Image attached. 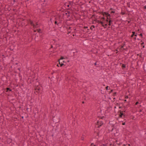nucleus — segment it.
Listing matches in <instances>:
<instances>
[{
    "instance_id": "e2e57ef3",
    "label": "nucleus",
    "mask_w": 146,
    "mask_h": 146,
    "mask_svg": "<svg viewBox=\"0 0 146 146\" xmlns=\"http://www.w3.org/2000/svg\"><path fill=\"white\" fill-rule=\"evenodd\" d=\"M44 2H45V0H44Z\"/></svg>"
},
{
    "instance_id": "c85d7f7f",
    "label": "nucleus",
    "mask_w": 146,
    "mask_h": 146,
    "mask_svg": "<svg viewBox=\"0 0 146 146\" xmlns=\"http://www.w3.org/2000/svg\"><path fill=\"white\" fill-rule=\"evenodd\" d=\"M134 36V35L132 34V35H131V38L133 37Z\"/></svg>"
},
{
    "instance_id": "79ce46f5",
    "label": "nucleus",
    "mask_w": 146,
    "mask_h": 146,
    "mask_svg": "<svg viewBox=\"0 0 146 146\" xmlns=\"http://www.w3.org/2000/svg\"><path fill=\"white\" fill-rule=\"evenodd\" d=\"M133 38L135 40L136 39V37H135Z\"/></svg>"
},
{
    "instance_id": "bf43d9fd",
    "label": "nucleus",
    "mask_w": 146,
    "mask_h": 146,
    "mask_svg": "<svg viewBox=\"0 0 146 146\" xmlns=\"http://www.w3.org/2000/svg\"><path fill=\"white\" fill-rule=\"evenodd\" d=\"M113 91V90H111V92H112Z\"/></svg>"
},
{
    "instance_id": "bb28decb",
    "label": "nucleus",
    "mask_w": 146,
    "mask_h": 146,
    "mask_svg": "<svg viewBox=\"0 0 146 146\" xmlns=\"http://www.w3.org/2000/svg\"><path fill=\"white\" fill-rule=\"evenodd\" d=\"M101 19L104 20H105V18L104 17H102L101 18Z\"/></svg>"
},
{
    "instance_id": "72a5a7b5",
    "label": "nucleus",
    "mask_w": 146,
    "mask_h": 146,
    "mask_svg": "<svg viewBox=\"0 0 146 146\" xmlns=\"http://www.w3.org/2000/svg\"><path fill=\"white\" fill-rule=\"evenodd\" d=\"M144 44V43L143 42L141 43V45L142 46Z\"/></svg>"
},
{
    "instance_id": "de8ad7c7",
    "label": "nucleus",
    "mask_w": 146,
    "mask_h": 146,
    "mask_svg": "<svg viewBox=\"0 0 146 146\" xmlns=\"http://www.w3.org/2000/svg\"><path fill=\"white\" fill-rule=\"evenodd\" d=\"M119 108L120 109V108H121V106H119Z\"/></svg>"
},
{
    "instance_id": "aec40b11",
    "label": "nucleus",
    "mask_w": 146,
    "mask_h": 146,
    "mask_svg": "<svg viewBox=\"0 0 146 146\" xmlns=\"http://www.w3.org/2000/svg\"><path fill=\"white\" fill-rule=\"evenodd\" d=\"M68 4V3H65V5H66V6H67V7H69V5L68 4V5H67Z\"/></svg>"
},
{
    "instance_id": "c756f323",
    "label": "nucleus",
    "mask_w": 146,
    "mask_h": 146,
    "mask_svg": "<svg viewBox=\"0 0 146 146\" xmlns=\"http://www.w3.org/2000/svg\"><path fill=\"white\" fill-rule=\"evenodd\" d=\"M81 139L82 140H83L84 139V137H82L81 138Z\"/></svg>"
},
{
    "instance_id": "7c9ffc66",
    "label": "nucleus",
    "mask_w": 146,
    "mask_h": 146,
    "mask_svg": "<svg viewBox=\"0 0 146 146\" xmlns=\"http://www.w3.org/2000/svg\"><path fill=\"white\" fill-rule=\"evenodd\" d=\"M139 102H136V103H135V104L136 105H137L138 104H139Z\"/></svg>"
},
{
    "instance_id": "423d86ee",
    "label": "nucleus",
    "mask_w": 146,
    "mask_h": 146,
    "mask_svg": "<svg viewBox=\"0 0 146 146\" xmlns=\"http://www.w3.org/2000/svg\"><path fill=\"white\" fill-rule=\"evenodd\" d=\"M109 22L108 25L109 26H110L111 25V23L112 22H113V21L111 20V19L109 20Z\"/></svg>"
},
{
    "instance_id": "f3484780",
    "label": "nucleus",
    "mask_w": 146,
    "mask_h": 146,
    "mask_svg": "<svg viewBox=\"0 0 146 146\" xmlns=\"http://www.w3.org/2000/svg\"><path fill=\"white\" fill-rule=\"evenodd\" d=\"M127 6L129 7V8H130V4L129 3H127Z\"/></svg>"
},
{
    "instance_id": "a211bd4d",
    "label": "nucleus",
    "mask_w": 146,
    "mask_h": 146,
    "mask_svg": "<svg viewBox=\"0 0 146 146\" xmlns=\"http://www.w3.org/2000/svg\"><path fill=\"white\" fill-rule=\"evenodd\" d=\"M95 21H96V22H97V23H100V22H101V21H100L99 20H97V19H96V20Z\"/></svg>"
},
{
    "instance_id": "c03bdc74",
    "label": "nucleus",
    "mask_w": 146,
    "mask_h": 146,
    "mask_svg": "<svg viewBox=\"0 0 146 146\" xmlns=\"http://www.w3.org/2000/svg\"><path fill=\"white\" fill-rule=\"evenodd\" d=\"M128 98V96H126L125 97V98H126V99H127Z\"/></svg>"
},
{
    "instance_id": "39448f33",
    "label": "nucleus",
    "mask_w": 146,
    "mask_h": 146,
    "mask_svg": "<svg viewBox=\"0 0 146 146\" xmlns=\"http://www.w3.org/2000/svg\"><path fill=\"white\" fill-rule=\"evenodd\" d=\"M110 10H112V11L111 12V13H115V9H113L112 8H111L110 9Z\"/></svg>"
},
{
    "instance_id": "13d9d810",
    "label": "nucleus",
    "mask_w": 146,
    "mask_h": 146,
    "mask_svg": "<svg viewBox=\"0 0 146 146\" xmlns=\"http://www.w3.org/2000/svg\"><path fill=\"white\" fill-rule=\"evenodd\" d=\"M144 46H143V48H144Z\"/></svg>"
},
{
    "instance_id": "a18cd8bd",
    "label": "nucleus",
    "mask_w": 146,
    "mask_h": 146,
    "mask_svg": "<svg viewBox=\"0 0 146 146\" xmlns=\"http://www.w3.org/2000/svg\"><path fill=\"white\" fill-rule=\"evenodd\" d=\"M116 94V92H115L113 94V95H115Z\"/></svg>"
},
{
    "instance_id": "774afa93",
    "label": "nucleus",
    "mask_w": 146,
    "mask_h": 146,
    "mask_svg": "<svg viewBox=\"0 0 146 146\" xmlns=\"http://www.w3.org/2000/svg\"><path fill=\"white\" fill-rule=\"evenodd\" d=\"M15 64H18V63H15Z\"/></svg>"
},
{
    "instance_id": "49530a36",
    "label": "nucleus",
    "mask_w": 146,
    "mask_h": 146,
    "mask_svg": "<svg viewBox=\"0 0 146 146\" xmlns=\"http://www.w3.org/2000/svg\"><path fill=\"white\" fill-rule=\"evenodd\" d=\"M53 48V46L52 45H51V48Z\"/></svg>"
},
{
    "instance_id": "f704fd0d",
    "label": "nucleus",
    "mask_w": 146,
    "mask_h": 146,
    "mask_svg": "<svg viewBox=\"0 0 146 146\" xmlns=\"http://www.w3.org/2000/svg\"><path fill=\"white\" fill-rule=\"evenodd\" d=\"M96 16V15L95 14H94L93 15H92V17H94Z\"/></svg>"
},
{
    "instance_id": "3c124183",
    "label": "nucleus",
    "mask_w": 146,
    "mask_h": 146,
    "mask_svg": "<svg viewBox=\"0 0 146 146\" xmlns=\"http://www.w3.org/2000/svg\"><path fill=\"white\" fill-rule=\"evenodd\" d=\"M20 69H21V68H18V70H20Z\"/></svg>"
},
{
    "instance_id": "9b49d317",
    "label": "nucleus",
    "mask_w": 146,
    "mask_h": 146,
    "mask_svg": "<svg viewBox=\"0 0 146 146\" xmlns=\"http://www.w3.org/2000/svg\"><path fill=\"white\" fill-rule=\"evenodd\" d=\"M55 19L56 20L54 22V23L55 24L57 25L58 26H59V23H58V22L56 21V18H55Z\"/></svg>"
},
{
    "instance_id": "69168bd1",
    "label": "nucleus",
    "mask_w": 146,
    "mask_h": 146,
    "mask_svg": "<svg viewBox=\"0 0 146 146\" xmlns=\"http://www.w3.org/2000/svg\"><path fill=\"white\" fill-rule=\"evenodd\" d=\"M15 0H13V1H14V2H15Z\"/></svg>"
},
{
    "instance_id": "8fccbe9b",
    "label": "nucleus",
    "mask_w": 146,
    "mask_h": 146,
    "mask_svg": "<svg viewBox=\"0 0 146 146\" xmlns=\"http://www.w3.org/2000/svg\"><path fill=\"white\" fill-rule=\"evenodd\" d=\"M141 110H139V112H141Z\"/></svg>"
},
{
    "instance_id": "6e6d98bb",
    "label": "nucleus",
    "mask_w": 146,
    "mask_h": 146,
    "mask_svg": "<svg viewBox=\"0 0 146 146\" xmlns=\"http://www.w3.org/2000/svg\"><path fill=\"white\" fill-rule=\"evenodd\" d=\"M71 27H69V29H71Z\"/></svg>"
},
{
    "instance_id": "2eb2a0df",
    "label": "nucleus",
    "mask_w": 146,
    "mask_h": 146,
    "mask_svg": "<svg viewBox=\"0 0 146 146\" xmlns=\"http://www.w3.org/2000/svg\"><path fill=\"white\" fill-rule=\"evenodd\" d=\"M64 66H65V64H57V66L58 67H59L60 66V67H62Z\"/></svg>"
},
{
    "instance_id": "864d4df0",
    "label": "nucleus",
    "mask_w": 146,
    "mask_h": 146,
    "mask_svg": "<svg viewBox=\"0 0 146 146\" xmlns=\"http://www.w3.org/2000/svg\"><path fill=\"white\" fill-rule=\"evenodd\" d=\"M39 1L40 2V1H42V0H39Z\"/></svg>"
},
{
    "instance_id": "338daca9",
    "label": "nucleus",
    "mask_w": 146,
    "mask_h": 146,
    "mask_svg": "<svg viewBox=\"0 0 146 146\" xmlns=\"http://www.w3.org/2000/svg\"><path fill=\"white\" fill-rule=\"evenodd\" d=\"M4 56V55H3L2 56Z\"/></svg>"
},
{
    "instance_id": "f257e3e1",
    "label": "nucleus",
    "mask_w": 146,
    "mask_h": 146,
    "mask_svg": "<svg viewBox=\"0 0 146 146\" xmlns=\"http://www.w3.org/2000/svg\"><path fill=\"white\" fill-rule=\"evenodd\" d=\"M69 60L67 58H65L63 56H61L60 59L57 61L59 64H63L64 63H67L69 61Z\"/></svg>"
},
{
    "instance_id": "f03ea898",
    "label": "nucleus",
    "mask_w": 146,
    "mask_h": 146,
    "mask_svg": "<svg viewBox=\"0 0 146 146\" xmlns=\"http://www.w3.org/2000/svg\"><path fill=\"white\" fill-rule=\"evenodd\" d=\"M103 123L101 121L99 120L97 122V124L99 126L98 127H99L103 125Z\"/></svg>"
},
{
    "instance_id": "393cba45",
    "label": "nucleus",
    "mask_w": 146,
    "mask_h": 146,
    "mask_svg": "<svg viewBox=\"0 0 146 146\" xmlns=\"http://www.w3.org/2000/svg\"><path fill=\"white\" fill-rule=\"evenodd\" d=\"M132 35H134H134L136 34V33L134 31V32H132Z\"/></svg>"
},
{
    "instance_id": "603ef678",
    "label": "nucleus",
    "mask_w": 146,
    "mask_h": 146,
    "mask_svg": "<svg viewBox=\"0 0 146 146\" xmlns=\"http://www.w3.org/2000/svg\"><path fill=\"white\" fill-rule=\"evenodd\" d=\"M71 3H72V2H69V3H70V4H71Z\"/></svg>"
},
{
    "instance_id": "2f4dec72",
    "label": "nucleus",
    "mask_w": 146,
    "mask_h": 146,
    "mask_svg": "<svg viewBox=\"0 0 146 146\" xmlns=\"http://www.w3.org/2000/svg\"><path fill=\"white\" fill-rule=\"evenodd\" d=\"M137 36V33H136V34H135V35H134V36L135 37V36Z\"/></svg>"
},
{
    "instance_id": "0e129e2a",
    "label": "nucleus",
    "mask_w": 146,
    "mask_h": 146,
    "mask_svg": "<svg viewBox=\"0 0 146 146\" xmlns=\"http://www.w3.org/2000/svg\"><path fill=\"white\" fill-rule=\"evenodd\" d=\"M124 101H126V100H124Z\"/></svg>"
},
{
    "instance_id": "ddd939ff",
    "label": "nucleus",
    "mask_w": 146,
    "mask_h": 146,
    "mask_svg": "<svg viewBox=\"0 0 146 146\" xmlns=\"http://www.w3.org/2000/svg\"><path fill=\"white\" fill-rule=\"evenodd\" d=\"M137 55L138 56H139L141 58L143 57V56H142V53H139V54H137Z\"/></svg>"
},
{
    "instance_id": "58836bf2",
    "label": "nucleus",
    "mask_w": 146,
    "mask_h": 146,
    "mask_svg": "<svg viewBox=\"0 0 146 146\" xmlns=\"http://www.w3.org/2000/svg\"><path fill=\"white\" fill-rule=\"evenodd\" d=\"M144 8L145 9H146V5L144 6Z\"/></svg>"
},
{
    "instance_id": "a878e982",
    "label": "nucleus",
    "mask_w": 146,
    "mask_h": 146,
    "mask_svg": "<svg viewBox=\"0 0 146 146\" xmlns=\"http://www.w3.org/2000/svg\"><path fill=\"white\" fill-rule=\"evenodd\" d=\"M139 35V36H141L142 37L143 35H142V33H140V34Z\"/></svg>"
},
{
    "instance_id": "e433bc0d",
    "label": "nucleus",
    "mask_w": 146,
    "mask_h": 146,
    "mask_svg": "<svg viewBox=\"0 0 146 146\" xmlns=\"http://www.w3.org/2000/svg\"><path fill=\"white\" fill-rule=\"evenodd\" d=\"M102 12H98L100 14H102Z\"/></svg>"
},
{
    "instance_id": "052dcab7",
    "label": "nucleus",
    "mask_w": 146,
    "mask_h": 146,
    "mask_svg": "<svg viewBox=\"0 0 146 146\" xmlns=\"http://www.w3.org/2000/svg\"><path fill=\"white\" fill-rule=\"evenodd\" d=\"M38 25V24L36 23V25Z\"/></svg>"
},
{
    "instance_id": "ea45409f",
    "label": "nucleus",
    "mask_w": 146,
    "mask_h": 146,
    "mask_svg": "<svg viewBox=\"0 0 146 146\" xmlns=\"http://www.w3.org/2000/svg\"><path fill=\"white\" fill-rule=\"evenodd\" d=\"M103 146H107L106 144H103Z\"/></svg>"
},
{
    "instance_id": "b1692460",
    "label": "nucleus",
    "mask_w": 146,
    "mask_h": 146,
    "mask_svg": "<svg viewBox=\"0 0 146 146\" xmlns=\"http://www.w3.org/2000/svg\"><path fill=\"white\" fill-rule=\"evenodd\" d=\"M90 146H96V145L93 143L91 144Z\"/></svg>"
},
{
    "instance_id": "5fc2aeb1",
    "label": "nucleus",
    "mask_w": 146,
    "mask_h": 146,
    "mask_svg": "<svg viewBox=\"0 0 146 146\" xmlns=\"http://www.w3.org/2000/svg\"><path fill=\"white\" fill-rule=\"evenodd\" d=\"M104 117H102V119H103Z\"/></svg>"
},
{
    "instance_id": "4468645a",
    "label": "nucleus",
    "mask_w": 146,
    "mask_h": 146,
    "mask_svg": "<svg viewBox=\"0 0 146 146\" xmlns=\"http://www.w3.org/2000/svg\"><path fill=\"white\" fill-rule=\"evenodd\" d=\"M126 64H122V67L123 69H124L125 68V65Z\"/></svg>"
},
{
    "instance_id": "0eeeda50",
    "label": "nucleus",
    "mask_w": 146,
    "mask_h": 146,
    "mask_svg": "<svg viewBox=\"0 0 146 146\" xmlns=\"http://www.w3.org/2000/svg\"><path fill=\"white\" fill-rule=\"evenodd\" d=\"M102 15L104 16V15H105L106 16H107L108 14V13L106 12H102Z\"/></svg>"
},
{
    "instance_id": "cd10ccee",
    "label": "nucleus",
    "mask_w": 146,
    "mask_h": 146,
    "mask_svg": "<svg viewBox=\"0 0 146 146\" xmlns=\"http://www.w3.org/2000/svg\"><path fill=\"white\" fill-rule=\"evenodd\" d=\"M108 86H107L106 87V90H108Z\"/></svg>"
},
{
    "instance_id": "6ab92c4d",
    "label": "nucleus",
    "mask_w": 146,
    "mask_h": 146,
    "mask_svg": "<svg viewBox=\"0 0 146 146\" xmlns=\"http://www.w3.org/2000/svg\"><path fill=\"white\" fill-rule=\"evenodd\" d=\"M107 19L106 20V21L107 22H108L109 21H108V20L109 19L110 20V17H107Z\"/></svg>"
},
{
    "instance_id": "c9c22d12",
    "label": "nucleus",
    "mask_w": 146,
    "mask_h": 146,
    "mask_svg": "<svg viewBox=\"0 0 146 146\" xmlns=\"http://www.w3.org/2000/svg\"><path fill=\"white\" fill-rule=\"evenodd\" d=\"M121 50H122V48H123V46H122L121 47Z\"/></svg>"
},
{
    "instance_id": "5701e85b",
    "label": "nucleus",
    "mask_w": 146,
    "mask_h": 146,
    "mask_svg": "<svg viewBox=\"0 0 146 146\" xmlns=\"http://www.w3.org/2000/svg\"><path fill=\"white\" fill-rule=\"evenodd\" d=\"M37 30L38 32L39 33H40L41 32V30L40 29H38Z\"/></svg>"
},
{
    "instance_id": "1a4fd4ad",
    "label": "nucleus",
    "mask_w": 146,
    "mask_h": 146,
    "mask_svg": "<svg viewBox=\"0 0 146 146\" xmlns=\"http://www.w3.org/2000/svg\"><path fill=\"white\" fill-rule=\"evenodd\" d=\"M70 13V11H67V13H65V14L66 15H67V16L68 17H69L70 16V15H69Z\"/></svg>"
},
{
    "instance_id": "680f3d73",
    "label": "nucleus",
    "mask_w": 146,
    "mask_h": 146,
    "mask_svg": "<svg viewBox=\"0 0 146 146\" xmlns=\"http://www.w3.org/2000/svg\"><path fill=\"white\" fill-rule=\"evenodd\" d=\"M84 103V102L83 101L82 102V103Z\"/></svg>"
},
{
    "instance_id": "7ed1b4c3",
    "label": "nucleus",
    "mask_w": 146,
    "mask_h": 146,
    "mask_svg": "<svg viewBox=\"0 0 146 146\" xmlns=\"http://www.w3.org/2000/svg\"><path fill=\"white\" fill-rule=\"evenodd\" d=\"M29 23L32 26H33L34 28H36L37 27L33 23V21H32L29 20Z\"/></svg>"
},
{
    "instance_id": "09e8293b",
    "label": "nucleus",
    "mask_w": 146,
    "mask_h": 146,
    "mask_svg": "<svg viewBox=\"0 0 146 146\" xmlns=\"http://www.w3.org/2000/svg\"><path fill=\"white\" fill-rule=\"evenodd\" d=\"M21 117L22 119H23L24 118V117L23 116H22Z\"/></svg>"
},
{
    "instance_id": "4d7b16f0",
    "label": "nucleus",
    "mask_w": 146,
    "mask_h": 146,
    "mask_svg": "<svg viewBox=\"0 0 146 146\" xmlns=\"http://www.w3.org/2000/svg\"><path fill=\"white\" fill-rule=\"evenodd\" d=\"M94 64H96V62L94 63Z\"/></svg>"
},
{
    "instance_id": "412c9836",
    "label": "nucleus",
    "mask_w": 146,
    "mask_h": 146,
    "mask_svg": "<svg viewBox=\"0 0 146 146\" xmlns=\"http://www.w3.org/2000/svg\"><path fill=\"white\" fill-rule=\"evenodd\" d=\"M110 14H109V13H108V14L107 16H106V17H110V19H111L110 18Z\"/></svg>"
},
{
    "instance_id": "473e14b6",
    "label": "nucleus",
    "mask_w": 146,
    "mask_h": 146,
    "mask_svg": "<svg viewBox=\"0 0 146 146\" xmlns=\"http://www.w3.org/2000/svg\"><path fill=\"white\" fill-rule=\"evenodd\" d=\"M104 25V27H106L107 25V24H105Z\"/></svg>"
},
{
    "instance_id": "37998d69",
    "label": "nucleus",
    "mask_w": 146,
    "mask_h": 146,
    "mask_svg": "<svg viewBox=\"0 0 146 146\" xmlns=\"http://www.w3.org/2000/svg\"><path fill=\"white\" fill-rule=\"evenodd\" d=\"M96 66H98L99 64H94Z\"/></svg>"
},
{
    "instance_id": "a19ab883",
    "label": "nucleus",
    "mask_w": 146,
    "mask_h": 146,
    "mask_svg": "<svg viewBox=\"0 0 146 146\" xmlns=\"http://www.w3.org/2000/svg\"><path fill=\"white\" fill-rule=\"evenodd\" d=\"M125 122H124V123H122V125H125Z\"/></svg>"
},
{
    "instance_id": "9d476101",
    "label": "nucleus",
    "mask_w": 146,
    "mask_h": 146,
    "mask_svg": "<svg viewBox=\"0 0 146 146\" xmlns=\"http://www.w3.org/2000/svg\"><path fill=\"white\" fill-rule=\"evenodd\" d=\"M11 90H12L11 89H10V88H7L6 89V92H8V91H11Z\"/></svg>"
},
{
    "instance_id": "6e6552de",
    "label": "nucleus",
    "mask_w": 146,
    "mask_h": 146,
    "mask_svg": "<svg viewBox=\"0 0 146 146\" xmlns=\"http://www.w3.org/2000/svg\"><path fill=\"white\" fill-rule=\"evenodd\" d=\"M100 23L101 24V25L104 27V28H106V27H104V23L102 21H101Z\"/></svg>"
},
{
    "instance_id": "f8f14e48",
    "label": "nucleus",
    "mask_w": 146,
    "mask_h": 146,
    "mask_svg": "<svg viewBox=\"0 0 146 146\" xmlns=\"http://www.w3.org/2000/svg\"><path fill=\"white\" fill-rule=\"evenodd\" d=\"M35 90L36 92H37L38 93H39V89L38 88H36L35 89Z\"/></svg>"
},
{
    "instance_id": "dca6fc26",
    "label": "nucleus",
    "mask_w": 146,
    "mask_h": 146,
    "mask_svg": "<svg viewBox=\"0 0 146 146\" xmlns=\"http://www.w3.org/2000/svg\"><path fill=\"white\" fill-rule=\"evenodd\" d=\"M95 26L94 25H92L91 26V27H90V29L92 30L93 29V28H95Z\"/></svg>"
},
{
    "instance_id": "4be33fe9",
    "label": "nucleus",
    "mask_w": 146,
    "mask_h": 146,
    "mask_svg": "<svg viewBox=\"0 0 146 146\" xmlns=\"http://www.w3.org/2000/svg\"><path fill=\"white\" fill-rule=\"evenodd\" d=\"M121 14L122 15H125V13L124 12H121Z\"/></svg>"
},
{
    "instance_id": "4c0bfd02",
    "label": "nucleus",
    "mask_w": 146,
    "mask_h": 146,
    "mask_svg": "<svg viewBox=\"0 0 146 146\" xmlns=\"http://www.w3.org/2000/svg\"><path fill=\"white\" fill-rule=\"evenodd\" d=\"M84 29L87 28H88V27H84Z\"/></svg>"
},
{
    "instance_id": "20e7f679",
    "label": "nucleus",
    "mask_w": 146,
    "mask_h": 146,
    "mask_svg": "<svg viewBox=\"0 0 146 146\" xmlns=\"http://www.w3.org/2000/svg\"><path fill=\"white\" fill-rule=\"evenodd\" d=\"M120 114L119 115V117L120 118L122 117V116L123 115L124 117H125V115H124V114L122 113L123 111H120Z\"/></svg>"
}]
</instances>
